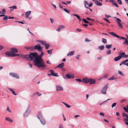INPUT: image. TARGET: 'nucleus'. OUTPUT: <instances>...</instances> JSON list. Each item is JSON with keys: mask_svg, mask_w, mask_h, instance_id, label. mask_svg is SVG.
<instances>
[{"mask_svg": "<svg viewBox=\"0 0 128 128\" xmlns=\"http://www.w3.org/2000/svg\"><path fill=\"white\" fill-rule=\"evenodd\" d=\"M71 15L76 16V17L78 19L79 21H81V20L80 18V16L78 15L75 14H72Z\"/></svg>", "mask_w": 128, "mask_h": 128, "instance_id": "23", "label": "nucleus"}, {"mask_svg": "<svg viewBox=\"0 0 128 128\" xmlns=\"http://www.w3.org/2000/svg\"><path fill=\"white\" fill-rule=\"evenodd\" d=\"M6 120L10 122H13V120L9 117L7 118H6Z\"/></svg>", "mask_w": 128, "mask_h": 128, "instance_id": "26", "label": "nucleus"}, {"mask_svg": "<svg viewBox=\"0 0 128 128\" xmlns=\"http://www.w3.org/2000/svg\"><path fill=\"white\" fill-rule=\"evenodd\" d=\"M100 116H104V114L103 112H100Z\"/></svg>", "mask_w": 128, "mask_h": 128, "instance_id": "59", "label": "nucleus"}, {"mask_svg": "<svg viewBox=\"0 0 128 128\" xmlns=\"http://www.w3.org/2000/svg\"><path fill=\"white\" fill-rule=\"evenodd\" d=\"M126 63L127 62H126L125 60L123 61H122L121 62V63H120V64L119 65L120 66H121L122 65V64H124V65H126Z\"/></svg>", "mask_w": 128, "mask_h": 128, "instance_id": "27", "label": "nucleus"}, {"mask_svg": "<svg viewBox=\"0 0 128 128\" xmlns=\"http://www.w3.org/2000/svg\"><path fill=\"white\" fill-rule=\"evenodd\" d=\"M34 48L35 50H37L39 52H42V48L41 46V45L39 44H38L34 46Z\"/></svg>", "mask_w": 128, "mask_h": 128, "instance_id": "5", "label": "nucleus"}, {"mask_svg": "<svg viewBox=\"0 0 128 128\" xmlns=\"http://www.w3.org/2000/svg\"><path fill=\"white\" fill-rule=\"evenodd\" d=\"M124 120L125 122V123L126 124V122H128V118H126L125 119H124Z\"/></svg>", "mask_w": 128, "mask_h": 128, "instance_id": "51", "label": "nucleus"}, {"mask_svg": "<svg viewBox=\"0 0 128 128\" xmlns=\"http://www.w3.org/2000/svg\"><path fill=\"white\" fill-rule=\"evenodd\" d=\"M2 14H5V10L4 8L2 10Z\"/></svg>", "mask_w": 128, "mask_h": 128, "instance_id": "55", "label": "nucleus"}, {"mask_svg": "<svg viewBox=\"0 0 128 128\" xmlns=\"http://www.w3.org/2000/svg\"><path fill=\"white\" fill-rule=\"evenodd\" d=\"M102 42L104 44L107 42L106 40V39L102 38Z\"/></svg>", "mask_w": 128, "mask_h": 128, "instance_id": "37", "label": "nucleus"}, {"mask_svg": "<svg viewBox=\"0 0 128 128\" xmlns=\"http://www.w3.org/2000/svg\"><path fill=\"white\" fill-rule=\"evenodd\" d=\"M43 56V53L42 52H41L40 55H38V58L41 59L42 60H41V61L39 62L40 63V65L41 67V69L42 70H44L46 67V64L44 63V61L42 58V57Z\"/></svg>", "mask_w": 128, "mask_h": 128, "instance_id": "3", "label": "nucleus"}, {"mask_svg": "<svg viewBox=\"0 0 128 128\" xmlns=\"http://www.w3.org/2000/svg\"><path fill=\"white\" fill-rule=\"evenodd\" d=\"M108 76V74H106L105 75H104V76H103V78H106Z\"/></svg>", "mask_w": 128, "mask_h": 128, "instance_id": "53", "label": "nucleus"}, {"mask_svg": "<svg viewBox=\"0 0 128 128\" xmlns=\"http://www.w3.org/2000/svg\"><path fill=\"white\" fill-rule=\"evenodd\" d=\"M8 89L10 91H12V93L14 95H16L17 94L15 93V92L12 89L10 88H8Z\"/></svg>", "mask_w": 128, "mask_h": 128, "instance_id": "32", "label": "nucleus"}, {"mask_svg": "<svg viewBox=\"0 0 128 128\" xmlns=\"http://www.w3.org/2000/svg\"><path fill=\"white\" fill-rule=\"evenodd\" d=\"M65 28V26L63 25H60L59 26L58 28L56 30V31L58 32H59L61 29H64Z\"/></svg>", "mask_w": 128, "mask_h": 128, "instance_id": "14", "label": "nucleus"}, {"mask_svg": "<svg viewBox=\"0 0 128 128\" xmlns=\"http://www.w3.org/2000/svg\"><path fill=\"white\" fill-rule=\"evenodd\" d=\"M96 80L92 78H89L88 83L90 84H93L95 83Z\"/></svg>", "mask_w": 128, "mask_h": 128, "instance_id": "12", "label": "nucleus"}, {"mask_svg": "<svg viewBox=\"0 0 128 128\" xmlns=\"http://www.w3.org/2000/svg\"><path fill=\"white\" fill-rule=\"evenodd\" d=\"M104 20L107 21V22H108L109 23H110V22L108 20V19H107L106 18H104Z\"/></svg>", "mask_w": 128, "mask_h": 128, "instance_id": "61", "label": "nucleus"}, {"mask_svg": "<svg viewBox=\"0 0 128 128\" xmlns=\"http://www.w3.org/2000/svg\"><path fill=\"white\" fill-rule=\"evenodd\" d=\"M75 53L74 51H72L69 52L67 54L68 56H73Z\"/></svg>", "mask_w": 128, "mask_h": 128, "instance_id": "16", "label": "nucleus"}, {"mask_svg": "<svg viewBox=\"0 0 128 128\" xmlns=\"http://www.w3.org/2000/svg\"><path fill=\"white\" fill-rule=\"evenodd\" d=\"M9 8L10 9V11L11 12L12 11L16 9L17 7L16 6H12L9 7Z\"/></svg>", "mask_w": 128, "mask_h": 128, "instance_id": "20", "label": "nucleus"}, {"mask_svg": "<svg viewBox=\"0 0 128 128\" xmlns=\"http://www.w3.org/2000/svg\"><path fill=\"white\" fill-rule=\"evenodd\" d=\"M116 115L117 116H119L120 115V113H119V112H117L116 113Z\"/></svg>", "mask_w": 128, "mask_h": 128, "instance_id": "63", "label": "nucleus"}, {"mask_svg": "<svg viewBox=\"0 0 128 128\" xmlns=\"http://www.w3.org/2000/svg\"><path fill=\"white\" fill-rule=\"evenodd\" d=\"M116 102H114L111 105V106L112 107V108L115 106L116 105Z\"/></svg>", "mask_w": 128, "mask_h": 128, "instance_id": "48", "label": "nucleus"}, {"mask_svg": "<svg viewBox=\"0 0 128 128\" xmlns=\"http://www.w3.org/2000/svg\"><path fill=\"white\" fill-rule=\"evenodd\" d=\"M28 114L26 112H25L24 114V116L25 117H27L28 116Z\"/></svg>", "mask_w": 128, "mask_h": 128, "instance_id": "45", "label": "nucleus"}, {"mask_svg": "<svg viewBox=\"0 0 128 128\" xmlns=\"http://www.w3.org/2000/svg\"><path fill=\"white\" fill-rule=\"evenodd\" d=\"M76 80L77 81H78L79 82H82V80L80 78L76 79Z\"/></svg>", "mask_w": 128, "mask_h": 128, "instance_id": "44", "label": "nucleus"}, {"mask_svg": "<svg viewBox=\"0 0 128 128\" xmlns=\"http://www.w3.org/2000/svg\"><path fill=\"white\" fill-rule=\"evenodd\" d=\"M58 128H64L63 125L60 124L59 125Z\"/></svg>", "mask_w": 128, "mask_h": 128, "instance_id": "56", "label": "nucleus"}, {"mask_svg": "<svg viewBox=\"0 0 128 128\" xmlns=\"http://www.w3.org/2000/svg\"><path fill=\"white\" fill-rule=\"evenodd\" d=\"M31 13V11H28L26 12L25 14L26 16V18H28Z\"/></svg>", "mask_w": 128, "mask_h": 128, "instance_id": "19", "label": "nucleus"}, {"mask_svg": "<svg viewBox=\"0 0 128 128\" xmlns=\"http://www.w3.org/2000/svg\"><path fill=\"white\" fill-rule=\"evenodd\" d=\"M45 46V48L46 49H48L49 47L50 46V45L48 44H46H46L44 45Z\"/></svg>", "mask_w": 128, "mask_h": 128, "instance_id": "36", "label": "nucleus"}, {"mask_svg": "<svg viewBox=\"0 0 128 128\" xmlns=\"http://www.w3.org/2000/svg\"><path fill=\"white\" fill-rule=\"evenodd\" d=\"M124 42L123 43L124 44H126L127 45H128V41L125 38V39H124Z\"/></svg>", "mask_w": 128, "mask_h": 128, "instance_id": "38", "label": "nucleus"}, {"mask_svg": "<svg viewBox=\"0 0 128 128\" xmlns=\"http://www.w3.org/2000/svg\"><path fill=\"white\" fill-rule=\"evenodd\" d=\"M109 33L114 37H117L118 36L116 34L113 32H109Z\"/></svg>", "mask_w": 128, "mask_h": 128, "instance_id": "25", "label": "nucleus"}, {"mask_svg": "<svg viewBox=\"0 0 128 128\" xmlns=\"http://www.w3.org/2000/svg\"><path fill=\"white\" fill-rule=\"evenodd\" d=\"M64 10L66 12L68 13H69L70 12V10L67 8H64Z\"/></svg>", "mask_w": 128, "mask_h": 128, "instance_id": "41", "label": "nucleus"}, {"mask_svg": "<svg viewBox=\"0 0 128 128\" xmlns=\"http://www.w3.org/2000/svg\"><path fill=\"white\" fill-rule=\"evenodd\" d=\"M64 64L63 62H62L60 64L58 65L55 68H62L64 66Z\"/></svg>", "mask_w": 128, "mask_h": 128, "instance_id": "18", "label": "nucleus"}, {"mask_svg": "<svg viewBox=\"0 0 128 128\" xmlns=\"http://www.w3.org/2000/svg\"><path fill=\"white\" fill-rule=\"evenodd\" d=\"M10 75L12 76L15 78L18 79L20 78L18 74L14 73H10Z\"/></svg>", "mask_w": 128, "mask_h": 128, "instance_id": "7", "label": "nucleus"}, {"mask_svg": "<svg viewBox=\"0 0 128 128\" xmlns=\"http://www.w3.org/2000/svg\"><path fill=\"white\" fill-rule=\"evenodd\" d=\"M118 73L120 75L122 76H124V75L123 74L122 72L120 71L119 70L118 71Z\"/></svg>", "mask_w": 128, "mask_h": 128, "instance_id": "40", "label": "nucleus"}, {"mask_svg": "<svg viewBox=\"0 0 128 128\" xmlns=\"http://www.w3.org/2000/svg\"><path fill=\"white\" fill-rule=\"evenodd\" d=\"M117 2H118V3L120 4H122V2L121 0H117Z\"/></svg>", "mask_w": 128, "mask_h": 128, "instance_id": "43", "label": "nucleus"}, {"mask_svg": "<svg viewBox=\"0 0 128 128\" xmlns=\"http://www.w3.org/2000/svg\"><path fill=\"white\" fill-rule=\"evenodd\" d=\"M37 117L42 124L44 125L46 124V121L42 118V114L40 113H38Z\"/></svg>", "mask_w": 128, "mask_h": 128, "instance_id": "4", "label": "nucleus"}, {"mask_svg": "<svg viewBox=\"0 0 128 128\" xmlns=\"http://www.w3.org/2000/svg\"><path fill=\"white\" fill-rule=\"evenodd\" d=\"M116 78H114V76H112L110 78H109L108 79L109 80H112L114 79H116Z\"/></svg>", "mask_w": 128, "mask_h": 128, "instance_id": "42", "label": "nucleus"}, {"mask_svg": "<svg viewBox=\"0 0 128 128\" xmlns=\"http://www.w3.org/2000/svg\"><path fill=\"white\" fill-rule=\"evenodd\" d=\"M121 59L120 58V57L118 56L116 57H115L114 58V60L115 61H117L120 60Z\"/></svg>", "mask_w": 128, "mask_h": 128, "instance_id": "31", "label": "nucleus"}, {"mask_svg": "<svg viewBox=\"0 0 128 128\" xmlns=\"http://www.w3.org/2000/svg\"><path fill=\"white\" fill-rule=\"evenodd\" d=\"M125 54V53L124 52H122L118 55V56L120 57V58L121 59L122 58L124 57V56Z\"/></svg>", "mask_w": 128, "mask_h": 128, "instance_id": "21", "label": "nucleus"}, {"mask_svg": "<svg viewBox=\"0 0 128 128\" xmlns=\"http://www.w3.org/2000/svg\"><path fill=\"white\" fill-rule=\"evenodd\" d=\"M94 3L97 6H101L102 5V4L99 2L98 0H95Z\"/></svg>", "mask_w": 128, "mask_h": 128, "instance_id": "17", "label": "nucleus"}, {"mask_svg": "<svg viewBox=\"0 0 128 128\" xmlns=\"http://www.w3.org/2000/svg\"><path fill=\"white\" fill-rule=\"evenodd\" d=\"M89 78L87 77L83 78L82 79V82L84 83L87 84L88 83Z\"/></svg>", "mask_w": 128, "mask_h": 128, "instance_id": "13", "label": "nucleus"}, {"mask_svg": "<svg viewBox=\"0 0 128 128\" xmlns=\"http://www.w3.org/2000/svg\"><path fill=\"white\" fill-rule=\"evenodd\" d=\"M80 56H81L80 55L78 54L76 56V58L77 59L79 60L80 59L79 57Z\"/></svg>", "mask_w": 128, "mask_h": 128, "instance_id": "52", "label": "nucleus"}, {"mask_svg": "<svg viewBox=\"0 0 128 128\" xmlns=\"http://www.w3.org/2000/svg\"><path fill=\"white\" fill-rule=\"evenodd\" d=\"M115 18L116 20V22L118 23V26L119 27H120L121 28H123V26L121 24V23L120 22L121 21V20H120V19L118 18H116V17H115Z\"/></svg>", "mask_w": 128, "mask_h": 128, "instance_id": "9", "label": "nucleus"}, {"mask_svg": "<svg viewBox=\"0 0 128 128\" xmlns=\"http://www.w3.org/2000/svg\"><path fill=\"white\" fill-rule=\"evenodd\" d=\"M122 116L123 117H126V118H128V114L125 113H123Z\"/></svg>", "mask_w": 128, "mask_h": 128, "instance_id": "34", "label": "nucleus"}, {"mask_svg": "<svg viewBox=\"0 0 128 128\" xmlns=\"http://www.w3.org/2000/svg\"><path fill=\"white\" fill-rule=\"evenodd\" d=\"M56 90L57 91H62L63 90V87L61 86L58 85L56 86Z\"/></svg>", "mask_w": 128, "mask_h": 128, "instance_id": "11", "label": "nucleus"}, {"mask_svg": "<svg viewBox=\"0 0 128 128\" xmlns=\"http://www.w3.org/2000/svg\"><path fill=\"white\" fill-rule=\"evenodd\" d=\"M10 50L11 51L10 52H7L5 53V54L7 56L14 57L18 56L21 58L20 55H23L22 54H18L14 53H17L18 52L17 49L16 48H12Z\"/></svg>", "mask_w": 128, "mask_h": 128, "instance_id": "2", "label": "nucleus"}, {"mask_svg": "<svg viewBox=\"0 0 128 128\" xmlns=\"http://www.w3.org/2000/svg\"><path fill=\"white\" fill-rule=\"evenodd\" d=\"M112 46V45L111 44L110 45H106V48L108 49H109Z\"/></svg>", "mask_w": 128, "mask_h": 128, "instance_id": "28", "label": "nucleus"}, {"mask_svg": "<svg viewBox=\"0 0 128 128\" xmlns=\"http://www.w3.org/2000/svg\"><path fill=\"white\" fill-rule=\"evenodd\" d=\"M47 52L48 54H51L52 53V50H47Z\"/></svg>", "mask_w": 128, "mask_h": 128, "instance_id": "50", "label": "nucleus"}, {"mask_svg": "<svg viewBox=\"0 0 128 128\" xmlns=\"http://www.w3.org/2000/svg\"><path fill=\"white\" fill-rule=\"evenodd\" d=\"M62 102L63 104H64L65 105H66V106L68 108H70L71 107V106H70L68 104H67L66 103H65V102Z\"/></svg>", "mask_w": 128, "mask_h": 128, "instance_id": "33", "label": "nucleus"}, {"mask_svg": "<svg viewBox=\"0 0 128 128\" xmlns=\"http://www.w3.org/2000/svg\"><path fill=\"white\" fill-rule=\"evenodd\" d=\"M111 50H108L106 51V54L108 55L111 54Z\"/></svg>", "mask_w": 128, "mask_h": 128, "instance_id": "30", "label": "nucleus"}, {"mask_svg": "<svg viewBox=\"0 0 128 128\" xmlns=\"http://www.w3.org/2000/svg\"><path fill=\"white\" fill-rule=\"evenodd\" d=\"M108 88V85L106 84L104 86L101 90V92L104 94H106V90Z\"/></svg>", "mask_w": 128, "mask_h": 128, "instance_id": "6", "label": "nucleus"}, {"mask_svg": "<svg viewBox=\"0 0 128 128\" xmlns=\"http://www.w3.org/2000/svg\"><path fill=\"white\" fill-rule=\"evenodd\" d=\"M76 30L78 32H81L82 31V30L81 29L79 28H77L76 29Z\"/></svg>", "mask_w": 128, "mask_h": 128, "instance_id": "60", "label": "nucleus"}, {"mask_svg": "<svg viewBox=\"0 0 128 128\" xmlns=\"http://www.w3.org/2000/svg\"><path fill=\"white\" fill-rule=\"evenodd\" d=\"M20 56L23 60L26 59L30 61L33 60L34 64L39 68L41 69L39 62L42 60L41 59L38 58V54L37 53L34 52L29 54L21 55Z\"/></svg>", "mask_w": 128, "mask_h": 128, "instance_id": "1", "label": "nucleus"}, {"mask_svg": "<svg viewBox=\"0 0 128 128\" xmlns=\"http://www.w3.org/2000/svg\"><path fill=\"white\" fill-rule=\"evenodd\" d=\"M91 41V40H90L86 38L85 40V41L86 42H89Z\"/></svg>", "mask_w": 128, "mask_h": 128, "instance_id": "57", "label": "nucleus"}, {"mask_svg": "<svg viewBox=\"0 0 128 128\" xmlns=\"http://www.w3.org/2000/svg\"><path fill=\"white\" fill-rule=\"evenodd\" d=\"M50 71L51 72V75L52 76H54L57 77L58 76V74H57L54 72L52 70H50Z\"/></svg>", "mask_w": 128, "mask_h": 128, "instance_id": "15", "label": "nucleus"}, {"mask_svg": "<svg viewBox=\"0 0 128 128\" xmlns=\"http://www.w3.org/2000/svg\"><path fill=\"white\" fill-rule=\"evenodd\" d=\"M7 110L9 112H11V110H10V108L8 106L7 107Z\"/></svg>", "mask_w": 128, "mask_h": 128, "instance_id": "54", "label": "nucleus"}, {"mask_svg": "<svg viewBox=\"0 0 128 128\" xmlns=\"http://www.w3.org/2000/svg\"><path fill=\"white\" fill-rule=\"evenodd\" d=\"M30 111L31 110L29 108H28L26 109L25 112L28 114L30 113Z\"/></svg>", "mask_w": 128, "mask_h": 128, "instance_id": "35", "label": "nucleus"}, {"mask_svg": "<svg viewBox=\"0 0 128 128\" xmlns=\"http://www.w3.org/2000/svg\"><path fill=\"white\" fill-rule=\"evenodd\" d=\"M84 4L85 7L87 8H88V2L86 1H84Z\"/></svg>", "mask_w": 128, "mask_h": 128, "instance_id": "22", "label": "nucleus"}, {"mask_svg": "<svg viewBox=\"0 0 128 128\" xmlns=\"http://www.w3.org/2000/svg\"><path fill=\"white\" fill-rule=\"evenodd\" d=\"M124 109L126 112H128V105L127 106L126 108L124 107Z\"/></svg>", "mask_w": 128, "mask_h": 128, "instance_id": "39", "label": "nucleus"}, {"mask_svg": "<svg viewBox=\"0 0 128 128\" xmlns=\"http://www.w3.org/2000/svg\"><path fill=\"white\" fill-rule=\"evenodd\" d=\"M117 38H120V40H122V39L124 40V39H125V38L122 37H121L120 36H118Z\"/></svg>", "mask_w": 128, "mask_h": 128, "instance_id": "47", "label": "nucleus"}, {"mask_svg": "<svg viewBox=\"0 0 128 128\" xmlns=\"http://www.w3.org/2000/svg\"><path fill=\"white\" fill-rule=\"evenodd\" d=\"M104 48V46L103 45H102L100 46H99L98 47V49L100 50H103Z\"/></svg>", "mask_w": 128, "mask_h": 128, "instance_id": "29", "label": "nucleus"}, {"mask_svg": "<svg viewBox=\"0 0 128 128\" xmlns=\"http://www.w3.org/2000/svg\"><path fill=\"white\" fill-rule=\"evenodd\" d=\"M88 6L89 7H91L92 6V2H91L89 4H88Z\"/></svg>", "mask_w": 128, "mask_h": 128, "instance_id": "58", "label": "nucleus"}, {"mask_svg": "<svg viewBox=\"0 0 128 128\" xmlns=\"http://www.w3.org/2000/svg\"><path fill=\"white\" fill-rule=\"evenodd\" d=\"M5 16V17H4L3 18L2 20H7L8 19V16Z\"/></svg>", "mask_w": 128, "mask_h": 128, "instance_id": "49", "label": "nucleus"}, {"mask_svg": "<svg viewBox=\"0 0 128 128\" xmlns=\"http://www.w3.org/2000/svg\"><path fill=\"white\" fill-rule=\"evenodd\" d=\"M105 2H111L113 5L115 6L118 8L119 7L116 3L114 1V0H106Z\"/></svg>", "mask_w": 128, "mask_h": 128, "instance_id": "8", "label": "nucleus"}, {"mask_svg": "<svg viewBox=\"0 0 128 128\" xmlns=\"http://www.w3.org/2000/svg\"><path fill=\"white\" fill-rule=\"evenodd\" d=\"M102 58V57L101 56H100L98 57L97 58L98 60H100Z\"/></svg>", "mask_w": 128, "mask_h": 128, "instance_id": "64", "label": "nucleus"}, {"mask_svg": "<svg viewBox=\"0 0 128 128\" xmlns=\"http://www.w3.org/2000/svg\"><path fill=\"white\" fill-rule=\"evenodd\" d=\"M38 42L40 43L43 46H44L46 43L45 41L43 40H39Z\"/></svg>", "mask_w": 128, "mask_h": 128, "instance_id": "24", "label": "nucleus"}, {"mask_svg": "<svg viewBox=\"0 0 128 128\" xmlns=\"http://www.w3.org/2000/svg\"><path fill=\"white\" fill-rule=\"evenodd\" d=\"M82 20L84 21V22L86 24H88L89 23V22L88 21L84 19H83Z\"/></svg>", "mask_w": 128, "mask_h": 128, "instance_id": "46", "label": "nucleus"}, {"mask_svg": "<svg viewBox=\"0 0 128 128\" xmlns=\"http://www.w3.org/2000/svg\"><path fill=\"white\" fill-rule=\"evenodd\" d=\"M28 65H29V66H30V67L31 68H32V64H30V63H29L28 64Z\"/></svg>", "mask_w": 128, "mask_h": 128, "instance_id": "62", "label": "nucleus"}, {"mask_svg": "<svg viewBox=\"0 0 128 128\" xmlns=\"http://www.w3.org/2000/svg\"><path fill=\"white\" fill-rule=\"evenodd\" d=\"M65 76L66 78L68 79H73L74 78V76L73 74H66Z\"/></svg>", "mask_w": 128, "mask_h": 128, "instance_id": "10", "label": "nucleus"}]
</instances>
